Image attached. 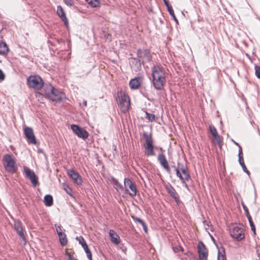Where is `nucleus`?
Returning a JSON list of instances; mask_svg holds the SVG:
<instances>
[{
	"mask_svg": "<svg viewBox=\"0 0 260 260\" xmlns=\"http://www.w3.org/2000/svg\"><path fill=\"white\" fill-rule=\"evenodd\" d=\"M152 83L157 90H162L166 83L167 73L165 68L160 64L154 65L151 68Z\"/></svg>",
	"mask_w": 260,
	"mask_h": 260,
	"instance_id": "obj_1",
	"label": "nucleus"
},
{
	"mask_svg": "<svg viewBox=\"0 0 260 260\" xmlns=\"http://www.w3.org/2000/svg\"><path fill=\"white\" fill-rule=\"evenodd\" d=\"M116 100L121 111L126 113L130 107V99L128 95L124 92H118Z\"/></svg>",
	"mask_w": 260,
	"mask_h": 260,
	"instance_id": "obj_2",
	"label": "nucleus"
},
{
	"mask_svg": "<svg viewBox=\"0 0 260 260\" xmlns=\"http://www.w3.org/2000/svg\"><path fill=\"white\" fill-rule=\"evenodd\" d=\"M143 138L145 139V144H144L145 155L147 156L154 155L155 153L154 151V147L151 134H148L147 133L144 132L143 134Z\"/></svg>",
	"mask_w": 260,
	"mask_h": 260,
	"instance_id": "obj_3",
	"label": "nucleus"
},
{
	"mask_svg": "<svg viewBox=\"0 0 260 260\" xmlns=\"http://www.w3.org/2000/svg\"><path fill=\"white\" fill-rule=\"evenodd\" d=\"M3 161H4V166L8 172L12 173L16 172L17 169L16 161L11 154L5 155L3 157Z\"/></svg>",
	"mask_w": 260,
	"mask_h": 260,
	"instance_id": "obj_4",
	"label": "nucleus"
},
{
	"mask_svg": "<svg viewBox=\"0 0 260 260\" xmlns=\"http://www.w3.org/2000/svg\"><path fill=\"white\" fill-rule=\"evenodd\" d=\"M28 85L34 89L39 90L44 85L42 79L39 76H30L27 79Z\"/></svg>",
	"mask_w": 260,
	"mask_h": 260,
	"instance_id": "obj_5",
	"label": "nucleus"
},
{
	"mask_svg": "<svg viewBox=\"0 0 260 260\" xmlns=\"http://www.w3.org/2000/svg\"><path fill=\"white\" fill-rule=\"evenodd\" d=\"M230 233L232 237L237 240H241L244 238L243 228L237 225L232 224L230 226Z\"/></svg>",
	"mask_w": 260,
	"mask_h": 260,
	"instance_id": "obj_6",
	"label": "nucleus"
},
{
	"mask_svg": "<svg viewBox=\"0 0 260 260\" xmlns=\"http://www.w3.org/2000/svg\"><path fill=\"white\" fill-rule=\"evenodd\" d=\"M137 54L143 64L150 61L152 59L151 52L148 49H139L137 51Z\"/></svg>",
	"mask_w": 260,
	"mask_h": 260,
	"instance_id": "obj_7",
	"label": "nucleus"
},
{
	"mask_svg": "<svg viewBox=\"0 0 260 260\" xmlns=\"http://www.w3.org/2000/svg\"><path fill=\"white\" fill-rule=\"evenodd\" d=\"M71 127L73 132L80 138L86 139L89 136L88 132L83 128L76 124H72Z\"/></svg>",
	"mask_w": 260,
	"mask_h": 260,
	"instance_id": "obj_8",
	"label": "nucleus"
},
{
	"mask_svg": "<svg viewBox=\"0 0 260 260\" xmlns=\"http://www.w3.org/2000/svg\"><path fill=\"white\" fill-rule=\"evenodd\" d=\"M124 185L126 189V191H128L129 189L131 191L129 194L132 197H134L137 194V188L136 186L133 184L132 180L128 178H125L124 180Z\"/></svg>",
	"mask_w": 260,
	"mask_h": 260,
	"instance_id": "obj_9",
	"label": "nucleus"
},
{
	"mask_svg": "<svg viewBox=\"0 0 260 260\" xmlns=\"http://www.w3.org/2000/svg\"><path fill=\"white\" fill-rule=\"evenodd\" d=\"M24 134L28 143L36 145L37 140L32 128L26 127L24 128Z\"/></svg>",
	"mask_w": 260,
	"mask_h": 260,
	"instance_id": "obj_10",
	"label": "nucleus"
},
{
	"mask_svg": "<svg viewBox=\"0 0 260 260\" xmlns=\"http://www.w3.org/2000/svg\"><path fill=\"white\" fill-rule=\"evenodd\" d=\"M24 171L27 178L29 179L33 186L36 187L39 183L38 178L35 173L26 167H24Z\"/></svg>",
	"mask_w": 260,
	"mask_h": 260,
	"instance_id": "obj_11",
	"label": "nucleus"
},
{
	"mask_svg": "<svg viewBox=\"0 0 260 260\" xmlns=\"http://www.w3.org/2000/svg\"><path fill=\"white\" fill-rule=\"evenodd\" d=\"M68 175L77 185H80L82 184V179L81 176L74 169L68 170Z\"/></svg>",
	"mask_w": 260,
	"mask_h": 260,
	"instance_id": "obj_12",
	"label": "nucleus"
},
{
	"mask_svg": "<svg viewBox=\"0 0 260 260\" xmlns=\"http://www.w3.org/2000/svg\"><path fill=\"white\" fill-rule=\"evenodd\" d=\"M199 259L200 260H207L208 257V250L202 242H200L198 246Z\"/></svg>",
	"mask_w": 260,
	"mask_h": 260,
	"instance_id": "obj_13",
	"label": "nucleus"
},
{
	"mask_svg": "<svg viewBox=\"0 0 260 260\" xmlns=\"http://www.w3.org/2000/svg\"><path fill=\"white\" fill-rule=\"evenodd\" d=\"M64 94L55 88L53 90L52 93L48 98L53 102H60L64 98Z\"/></svg>",
	"mask_w": 260,
	"mask_h": 260,
	"instance_id": "obj_14",
	"label": "nucleus"
},
{
	"mask_svg": "<svg viewBox=\"0 0 260 260\" xmlns=\"http://www.w3.org/2000/svg\"><path fill=\"white\" fill-rule=\"evenodd\" d=\"M76 239L79 241V244L81 245L82 247L84 249L86 253L87 258L89 260H92L91 252L83 237L82 236L77 237Z\"/></svg>",
	"mask_w": 260,
	"mask_h": 260,
	"instance_id": "obj_15",
	"label": "nucleus"
},
{
	"mask_svg": "<svg viewBox=\"0 0 260 260\" xmlns=\"http://www.w3.org/2000/svg\"><path fill=\"white\" fill-rule=\"evenodd\" d=\"M129 63L133 71L138 72L141 69V61L138 58L131 57L129 58Z\"/></svg>",
	"mask_w": 260,
	"mask_h": 260,
	"instance_id": "obj_16",
	"label": "nucleus"
},
{
	"mask_svg": "<svg viewBox=\"0 0 260 260\" xmlns=\"http://www.w3.org/2000/svg\"><path fill=\"white\" fill-rule=\"evenodd\" d=\"M157 160L160 163L161 166L168 173L170 172L171 169L169 167V163L167 160L165 155L161 153H159L157 156Z\"/></svg>",
	"mask_w": 260,
	"mask_h": 260,
	"instance_id": "obj_17",
	"label": "nucleus"
},
{
	"mask_svg": "<svg viewBox=\"0 0 260 260\" xmlns=\"http://www.w3.org/2000/svg\"><path fill=\"white\" fill-rule=\"evenodd\" d=\"M14 229L16 231L19 237L23 241L24 243H26V239L23 233V229L22 228V224L19 221H15L14 222Z\"/></svg>",
	"mask_w": 260,
	"mask_h": 260,
	"instance_id": "obj_18",
	"label": "nucleus"
},
{
	"mask_svg": "<svg viewBox=\"0 0 260 260\" xmlns=\"http://www.w3.org/2000/svg\"><path fill=\"white\" fill-rule=\"evenodd\" d=\"M165 188L170 196L177 202L179 201L178 195L172 185L171 184L168 183L165 185Z\"/></svg>",
	"mask_w": 260,
	"mask_h": 260,
	"instance_id": "obj_19",
	"label": "nucleus"
},
{
	"mask_svg": "<svg viewBox=\"0 0 260 260\" xmlns=\"http://www.w3.org/2000/svg\"><path fill=\"white\" fill-rule=\"evenodd\" d=\"M57 14L61 20L64 22V24L68 26L69 22L68 20L66 17L65 12L64 11L62 7L61 6L57 7Z\"/></svg>",
	"mask_w": 260,
	"mask_h": 260,
	"instance_id": "obj_20",
	"label": "nucleus"
},
{
	"mask_svg": "<svg viewBox=\"0 0 260 260\" xmlns=\"http://www.w3.org/2000/svg\"><path fill=\"white\" fill-rule=\"evenodd\" d=\"M141 78L139 77L131 79L129 83L130 88L132 89H138L141 85Z\"/></svg>",
	"mask_w": 260,
	"mask_h": 260,
	"instance_id": "obj_21",
	"label": "nucleus"
},
{
	"mask_svg": "<svg viewBox=\"0 0 260 260\" xmlns=\"http://www.w3.org/2000/svg\"><path fill=\"white\" fill-rule=\"evenodd\" d=\"M238 156H239V162L242 168V169L243 171L245 173H246L248 175H250L249 171L247 169L246 166L245 165L243 156V152H242V148H240V151H239L238 153Z\"/></svg>",
	"mask_w": 260,
	"mask_h": 260,
	"instance_id": "obj_22",
	"label": "nucleus"
},
{
	"mask_svg": "<svg viewBox=\"0 0 260 260\" xmlns=\"http://www.w3.org/2000/svg\"><path fill=\"white\" fill-rule=\"evenodd\" d=\"M109 236L111 238V241L117 245L120 242V239L118 234L113 230H110L109 231Z\"/></svg>",
	"mask_w": 260,
	"mask_h": 260,
	"instance_id": "obj_23",
	"label": "nucleus"
},
{
	"mask_svg": "<svg viewBox=\"0 0 260 260\" xmlns=\"http://www.w3.org/2000/svg\"><path fill=\"white\" fill-rule=\"evenodd\" d=\"M54 88H55L50 84H46L44 86L43 90L47 98H48L49 96L52 93Z\"/></svg>",
	"mask_w": 260,
	"mask_h": 260,
	"instance_id": "obj_24",
	"label": "nucleus"
},
{
	"mask_svg": "<svg viewBox=\"0 0 260 260\" xmlns=\"http://www.w3.org/2000/svg\"><path fill=\"white\" fill-rule=\"evenodd\" d=\"M9 50L6 43L4 42H0V54L7 55Z\"/></svg>",
	"mask_w": 260,
	"mask_h": 260,
	"instance_id": "obj_25",
	"label": "nucleus"
},
{
	"mask_svg": "<svg viewBox=\"0 0 260 260\" xmlns=\"http://www.w3.org/2000/svg\"><path fill=\"white\" fill-rule=\"evenodd\" d=\"M44 202L46 206L49 207L53 204V198L50 194H47L44 199Z\"/></svg>",
	"mask_w": 260,
	"mask_h": 260,
	"instance_id": "obj_26",
	"label": "nucleus"
},
{
	"mask_svg": "<svg viewBox=\"0 0 260 260\" xmlns=\"http://www.w3.org/2000/svg\"><path fill=\"white\" fill-rule=\"evenodd\" d=\"M111 181H112V183L113 184V185H114L115 188L117 190H123V187L121 183H120L116 179H115L114 177H112L111 178Z\"/></svg>",
	"mask_w": 260,
	"mask_h": 260,
	"instance_id": "obj_27",
	"label": "nucleus"
},
{
	"mask_svg": "<svg viewBox=\"0 0 260 260\" xmlns=\"http://www.w3.org/2000/svg\"><path fill=\"white\" fill-rule=\"evenodd\" d=\"M85 1L92 8H96L100 5L98 0H85Z\"/></svg>",
	"mask_w": 260,
	"mask_h": 260,
	"instance_id": "obj_28",
	"label": "nucleus"
},
{
	"mask_svg": "<svg viewBox=\"0 0 260 260\" xmlns=\"http://www.w3.org/2000/svg\"><path fill=\"white\" fill-rule=\"evenodd\" d=\"M181 172L184 175V181L189 180L190 178V176L187 167L185 169H182Z\"/></svg>",
	"mask_w": 260,
	"mask_h": 260,
	"instance_id": "obj_29",
	"label": "nucleus"
},
{
	"mask_svg": "<svg viewBox=\"0 0 260 260\" xmlns=\"http://www.w3.org/2000/svg\"><path fill=\"white\" fill-rule=\"evenodd\" d=\"M59 239L60 243L62 246H64L67 244L68 240L66 234H64L62 236L59 237Z\"/></svg>",
	"mask_w": 260,
	"mask_h": 260,
	"instance_id": "obj_30",
	"label": "nucleus"
},
{
	"mask_svg": "<svg viewBox=\"0 0 260 260\" xmlns=\"http://www.w3.org/2000/svg\"><path fill=\"white\" fill-rule=\"evenodd\" d=\"M172 167L174 168L175 171L176 173V175L179 178L180 180L181 181V182L182 183H185L184 177L180 173V171L178 170V168H177L175 166H172Z\"/></svg>",
	"mask_w": 260,
	"mask_h": 260,
	"instance_id": "obj_31",
	"label": "nucleus"
},
{
	"mask_svg": "<svg viewBox=\"0 0 260 260\" xmlns=\"http://www.w3.org/2000/svg\"><path fill=\"white\" fill-rule=\"evenodd\" d=\"M167 9L168 12H169L170 15L172 17V18L176 21V22L178 23V21L177 18L175 16L172 7H168V8H167Z\"/></svg>",
	"mask_w": 260,
	"mask_h": 260,
	"instance_id": "obj_32",
	"label": "nucleus"
},
{
	"mask_svg": "<svg viewBox=\"0 0 260 260\" xmlns=\"http://www.w3.org/2000/svg\"><path fill=\"white\" fill-rule=\"evenodd\" d=\"M250 225L251 230L253 232L254 234H255V228L254 224L253 222L252 221V217L250 215H248V217H247Z\"/></svg>",
	"mask_w": 260,
	"mask_h": 260,
	"instance_id": "obj_33",
	"label": "nucleus"
},
{
	"mask_svg": "<svg viewBox=\"0 0 260 260\" xmlns=\"http://www.w3.org/2000/svg\"><path fill=\"white\" fill-rule=\"evenodd\" d=\"M209 130L211 135L213 136H216V135L218 134L217 130L215 126L213 125H210L209 126Z\"/></svg>",
	"mask_w": 260,
	"mask_h": 260,
	"instance_id": "obj_34",
	"label": "nucleus"
},
{
	"mask_svg": "<svg viewBox=\"0 0 260 260\" xmlns=\"http://www.w3.org/2000/svg\"><path fill=\"white\" fill-rule=\"evenodd\" d=\"M146 118L148 119L149 121H152L155 120V115L151 113H149L148 112H146Z\"/></svg>",
	"mask_w": 260,
	"mask_h": 260,
	"instance_id": "obj_35",
	"label": "nucleus"
},
{
	"mask_svg": "<svg viewBox=\"0 0 260 260\" xmlns=\"http://www.w3.org/2000/svg\"><path fill=\"white\" fill-rule=\"evenodd\" d=\"M173 250L175 253L178 252L179 251H183V248L180 245H177L173 247Z\"/></svg>",
	"mask_w": 260,
	"mask_h": 260,
	"instance_id": "obj_36",
	"label": "nucleus"
},
{
	"mask_svg": "<svg viewBox=\"0 0 260 260\" xmlns=\"http://www.w3.org/2000/svg\"><path fill=\"white\" fill-rule=\"evenodd\" d=\"M217 260H226L224 253H221L219 250L218 251Z\"/></svg>",
	"mask_w": 260,
	"mask_h": 260,
	"instance_id": "obj_37",
	"label": "nucleus"
},
{
	"mask_svg": "<svg viewBox=\"0 0 260 260\" xmlns=\"http://www.w3.org/2000/svg\"><path fill=\"white\" fill-rule=\"evenodd\" d=\"M255 76L260 79V67L258 66H255Z\"/></svg>",
	"mask_w": 260,
	"mask_h": 260,
	"instance_id": "obj_38",
	"label": "nucleus"
},
{
	"mask_svg": "<svg viewBox=\"0 0 260 260\" xmlns=\"http://www.w3.org/2000/svg\"><path fill=\"white\" fill-rule=\"evenodd\" d=\"M64 3L67 6L72 7L74 5V0H63Z\"/></svg>",
	"mask_w": 260,
	"mask_h": 260,
	"instance_id": "obj_39",
	"label": "nucleus"
},
{
	"mask_svg": "<svg viewBox=\"0 0 260 260\" xmlns=\"http://www.w3.org/2000/svg\"><path fill=\"white\" fill-rule=\"evenodd\" d=\"M215 140L216 141L218 145L220 146L221 143V138L218 134L216 135V136H213Z\"/></svg>",
	"mask_w": 260,
	"mask_h": 260,
	"instance_id": "obj_40",
	"label": "nucleus"
},
{
	"mask_svg": "<svg viewBox=\"0 0 260 260\" xmlns=\"http://www.w3.org/2000/svg\"><path fill=\"white\" fill-rule=\"evenodd\" d=\"M132 218L135 221L138 222L141 224H142L144 222L142 219L137 217L132 216Z\"/></svg>",
	"mask_w": 260,
	"mask_h": 260,
	"instance_id": "obj_41",
	"label": "nucleus"
},
{
	"mask_svg": "<svg viewBox=\"0 0 260 260\" xmlns=\"http://www.w3.org/2000/svg\"><path fill=\"white\" fill-rule=\"evenodd\" d=\"M177 168H178V170L179 171H182V169H185V168H187V166H184L183 164L180 163V162H178L177 164V167H176Z\"/></svg>",
	"mask_w": 260,
	"mask_h": 260,
	"instance_id": "obj_42",
	"label": "nucleus"
},
{
	"mask_svg": "<svg viewBox=\"0 0 260 260\" xmlns=\"http://www.w3.org/2000/svg\"><path fill=\"white\" fill-rule=\"evenodd\" d=\"M242 207H243L244 211H245V212L246 213V216L248 217V215H250V214L248 211V209L247 207L244 204H242Z\"/></svg>",
	"mask_w": 260,
	"mask_h": 260,
	"instance_id": "obj_43",
	"label": "nucleus"
},
{
	"mask_svg": "<svg viewBox=\"0 0 260 260\" xmlns=\"http://www.w3.org/2000/svg\"><path fill=\"white\" fill-rule=\"evenodd\" d=\"M5 77V74L3 72V71L0 69V81H3L4 80Z\"/></svg>",
	"mask_w": 260,
	"mask_h": 260,
	"instance_id": "obj_44",
	"label": "nucleus"
},
{
	"mask_svg": "<svg viewBox=\"0 0 260 260\" xmlns=\"http://www.w3.org/2000/svg\"><path fill=\"white\" fill-rule=\"evenodd\" d=\"M164 3L165 5V6L167 7V8H168V7H171V6L169 4V2L168 0H163Z\"/></svg>",
	"mask_w": 260,
	"mask_h": 260,
	"instance_id": "obj_45",
	"label": "nucleus"
},
{
	"mask_svg": "<svg viewBox=\"0 0 260 260\" xmlns=\"http://www.w3.org/2000/svg\"><path fill=\"white\" fill-rule=\"evenodd\" d=\"M55 227L56 228V232H58L60 230H61V227L60 225L55 224Z\"/></svg>",
	"mask_w": 260,
	"mask_h": 260,
	"instance_id": "obj_46",
	"label": "nucleus"
},
{
	"mask_svg": "<svg viewBox=\"0 0 260 260\" xmlns=\"http://www.w3.org/2000/svg\"><path fill=\"white\" fill-rule=\"evenodd\" d=\"M141 225H142L143 228L144 230L145 231V232H147V225L146 224V223L144 222Z\"/></svg>",
	"mask_w": 260,
	"mask_h": 260,
	"instance_id": "obj_47",
	"label": "nucleus"
},
{
	"mask_svg": "<svg viewBox=\"0 0 260 260\" xmlns=\"http://www.w3.org/2000/svg\"><path fill=\"white\" fill-rule=\"evenodd\" d=\"M57 234L58 235V237L61 236L65 234L64 233H63L62 232V230H59V231L58 232H57Z\"/></svg>",
	"mask_w": 260,
	"mask_h": 260,
	"instance_id": "obj_48",
	"label": "nucleus"
},
{
	"mask_svg": "<svg viewBox=\"0 0 260 260\" xmlns=\"http://www.w3.org/2000/svg\"><path fill=\"white\" fill-rule=\"evenodd\" d=\"M232 141L233 142V143L236 145L237 146H238L239 147V151H240V148H242L241 146L239 144V143H238L237 142H236V141H235L234 140H232Z\"/></svg>",
	"mask_w": 260,
	"mask_h": 260,
	"instance_id": "obj_49",
	"label": "nucleus"
},
{
	"mask_svg": "<svg viewBox=\"0 0 260 260\" xmlns=\"http://www.w3.org/2000/svg\"><path fill=\"white\" fill-rule=\"evenodd\" d=\"M68 255L69 260H71L72 259H75L70 253H68Z\"/></svg>",
	"mask_w": 260,
	"mask_h": 260,
	"instance_id": "obj_50",
	"label": "nucleus"
},
{
	"mask_svg": "<svg viewBox=\"0 0 260 260\" xmlns=\"http://www.w3.org/2000/svg\"><path fill=\"white\" fill-rule=\"evenodd\" d=\"M182 184H183V186H185V187H186L187 189L188 188V185L185 182V183H182Z\"/></svg>",
	"mask_w": 260,
	"mask_h": 260,
	"instance_id": "obj_51",
	"label": "nucleus"
},
{
	"mask_svg": "<svg viewBox=\"0 0 260 260\" xmlns=\"http://www.w3.org/2000/svg\"><path fill=\"white\" fill-rule=\"evenodd\" d=\"M83 105L84 106H87V101H83Z\"/></svg>",
	"mask_w": 260,
	"mask_h": 260,
	"instance_id": "obj_52",
	"label": "nucleus"
},
{
	"mask_svg": "<svg viewBox=\"0 0 260 260\" xmlns=\"http://www.w3.org/2000/svg\"><path fill=\"white\" fill-rule=\"evenodd\" d=\"M211 239H212V240H214L213 237L211 235Z\"/></svg>",
	"mask_w": 260,
	"mask_h": 260,
	"instance_id": "obj_53",
	"label": "nucleus"
},
{
	"mask_svg": "<svg viewBox=\"0 0 260 260\" xmlns=\"http://www.w3.org/2000/svg\"><path fill=\"white\" fill-rule=\"evenodd\" d=\"M71 260H77V259L75 258V259H72Z\"/></svg>",
	"mask_w": 260,
	"mask_h": 260,
	"instance_id": "obj_54",
	"label": "nucleus"
}]
</instances>
